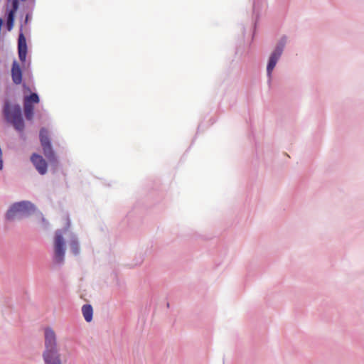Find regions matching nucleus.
I'll return each instance as SVG.
<instances>
[{"label": "nucleus", "mask_w": 364, "mask_h": 364, "mask_svg": "<svg viewBox=\"0 0 364 364\" xmlns=\"http://www.w3.org/2000/svg\"><path fill=\"white\" fill-rule=\"evenodd\" d=\"M45 346L46 350L43 354L45 364H61L60 358H64L66 354L70 353L65 346H60L58 348L55 333L51 328L45 330Z\"/></svg>", "instance_id": "1"}, {"label": "nucleus", "mask_w": 364, "mask_h": 364, "mask_svg": "<svg viewBox=\"0 0 364 364\" xmlns=\"http://www.w3.org/2000/svg\"><path fill=\"white\" fill-rule=\"evenodd\" d=\"M3 112L6 121L11 124L17 131L22 132L24 129L25 125L20 105H11L7 101L4 103Z\"/></svg>", "instance_id": "2"}, {"label": "nucleus", "mask_w": 364, "mask_h": 364, "mask_svg": "<svg viewBox=\"0 0 364 364\" xmlns=\"http://www.w3.org/2000/svg\"><path fill=\"white\" fill-rule=\"evenodd\" d=\"M35 210V206L28 201L16 203L7 211L6 218L9 220L21 219L32 215Z\"/></svg>", "instance_id": "3"}, {"label": "nucleus", "mask_w": 364, "mask_h": 364, "mask_svg": "<svg viewBox=\"0 0 364 364\" xmlns=\"http://www.w3.org/2000/svg\"><path fill=\"white\" fill-rule=\"evenodd\" d=\"M40 141L45 156L50 163H57V157L53 150L49 138V132L46 128H42L39 134Z\"/></svg>", "instance_id": "4"}, {"label": "nucleus", "mask_w": 364, "mask_h": 364, "mask_svg": "<svg viewBox=\"0 0 364 364\" xmlns=\"http://www.w3.org/2000/svg\"><path fill=\"white\" fill-rule=\"evenodd\" d=\"M65 245L61 230H57L53 240L54 260L57 263H62L64 260Z\"/></svg>", "instance_id": "5"}, {"label": "nucleus", "mask_w": 364, "mask_h": 364, "mask_svg": "<svg viewBox=\"0 0 364 364\" xmlns=\"http://www.w3.org/2000/svg\"><path fill=\"white\" fill-rule=\"evenodd\" d=\"M285 45V41L282 40L279 45L277 46L275 50L273 51V53L271 54L269 63L267 68V74L269 76L271 75V73L272 70H274L278 60L279 59L282 52L283 48Z\"/></svg>", "instance_id": "6"}, {"label": "nucleus", "mask_w": 364, "mask_h": 364, "mask_svg": "<svg viewBox=\"0 0 364 364\" xmlns=\"http://www.w3.org/2000/svg\"><path fill=\"white\" fill-rule=\"evenodd\" d=\"M31 161L37 171L41 175H44L46 173L48 169V164L42 156L38 154H33L31 156Z\"/></svg>", "instance_id": "7"}, {"label": "nucleus", "mask_w": 364, "mask_h": 364, "mask_svg": "<svg viewBox=\"0 0 364 364\" xmlns=\"http://www.w3.org/2000/svg\"><path fill=\"white\" fill-rule=\"evenodd\" d=\"M18 53L20 60L25 62L27 55V44L26 38L22 32H21L18 36Z\"/></svg>", "instance_id": "8"}, {"label": "nucleus", "mask_w": 364, "mask_h": 364, "mask_svg": "<svg viewBox=\"0 0 364 364\" xmlns=\"http://www.w3.org/2000/svg\"><path fill=\"white\" fill-rule=\"evenodd\" d=\"M11 77L16 85H19L22 82V71L19 64L16 61L12 64Z\"/></svg>", "instance_id": "9"}, {"label": "nucleus", "mask_w": 364, "mask_h": 364, "mask_svg": "<svg viewBox=\"0 0 364 364\" xmlns=\"http://www.w3.org/2000/svg\"><path fill=\"white\" fill-rule=\"evenodd\" d=\"M18 0H13L12 1V9L8 14L6 27L9 31H11L14 27V15L16 11L18 9Z\"/></svg>", "instance_id": "10"}, {"label": "nucleus", "mask_w": 364, "mask_h": 364, "mask_svg": "<svg viewBox=\"0 0 364 364\" xmlns=\"http://www.w3.org/2000/svg\"><path fill=\"white\" fill-rule=\"evenodd\" d=\"M82 312L86 321L90 322L92 319L93 310L91 305L85 304L82 307Z\"/></svg>", "instance_id": "11"}, {"label": "nucleus", "mask_w": 364, "mask_h": 364, "mask_svg": "<svg viewBox=\"0 0 364 364\" xmlns=\"http://www.w3.org/2000/svg\"><path fill=\"white\" fill-rule=\"evenodd\" d=\"M34 107L33 105H30L28 102H23V110L26 118L28 120H31L33 117Z\"/></svg>", "instance_id": "12"}, {"label": "nucleus", "mask_w": 364, "mask_h": 364, "mask_svg": "<svg viewBox=\"0 0 364 364\" xmlns=\"http://www.w3.org/2000/svg\"><path fill=\"white\" fill-rule=\"evenodd\" d=\"M23 102H28L30 105H32L33 103H38L39 102V97L37 94L32 93L29 96H26L23 100Z\"/></svg>", "instance_id": "13"}, {"label": "nucleus", "mask_w": 364, "mask_h": 364, "mask_svg": "<svg viewBox=\"0 0 364 364\" xmlns=\"http://www.w3.org/2000/svg\"><path fill=\"white\" fill-rule=\"evenodd\" d=\"M70 247L73 253L76 255L80 252V247L76 238H73L70 242Z\"/></svg>", "instance_id": "14"}, {"label": "nucleus", "mask_w": 364, "mask_h": 364, "mask_svg": "<svg viewBox=\"0 0 364 364\" xmlns=\"http://www.w3.org/2000/svg\"><path fill=\"white\" fill-rule=\"evenodd\" d=\"M69 227H70V222H69V220H68V225H67V229H68V228H69Z\"/></svg>", "instance_id": "15"}]
</instances>
